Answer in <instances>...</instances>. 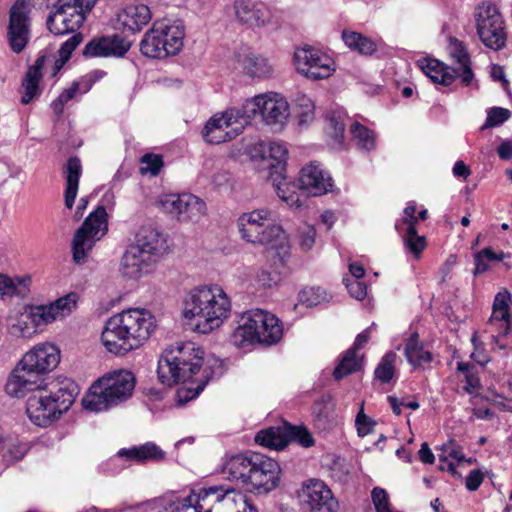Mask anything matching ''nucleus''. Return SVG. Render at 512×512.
<instances>
[{
  "label": "nucleus",
  "instance_id": "f257e3e1",
  "mask_svg": "<svg viewBox=\"0 0 512 512\" xmlns=\"http://www.w3.org/2000/svg\"><path fill=\"white\" fill-rule=\"evenodd\" d=\"M203 362V351L193 342L177 343L166 348L158 361L157 373L161 383L172 386L180 382L192 381L195 387L179 389L180 402L196 398L208 384L211 376L207 368L197 377Z\"/></svg>",
  "mask_w": 512,
  "mask_h": 512
},
{
  "label": "nucleus",
  "instance_id": "f03ea898",
  "mask_svg": "<svg viewBox=\"0 0 512 512\" xmlns=\"http://www.w3.org/2000/svg\"><path fill=\"white\" fill-rule=\"evenodd\" d=\"M134 512H258V510L234 488L213 486L202 489L196 499L188 496L169 503L156 501Z\"/></svg>",
  "mask_w": 512,
  "mask_h": 512
},
{
  "label": "nucleus",
  "instance_id": "7ed1b4c3",
  "mask_svg": "<svg viewBox=\"0 0 512 512\" xmlns=\"http://www.w3.org/2000/svg\"><path fill=\"white\" fill-rule=\"evenodd\" d=\"M155 327L150 311L131 308L107 320L101 340L109 352L124 355L143 345Z\"/></svg>",
  "mask_w": 512,
  "mask_h": 512
},
{
  "label": "nucleus",
  "instance_id": "20e7f679",
  "mask_svg": "<svg viewBox=\"0 0 512 512\" xmlns=\"http://www.w3.org/2000/svg\"><path fill=\"white\" fill-rule=\"evenodd\" d=\"M27 393H31L26 401L27 416L35 425L46 427L71 407L79 387L70 378L57 377Z\"/></svg>",
  "mask_w": 512,
  "mask_h": 512
},
{
  "label": "nucleus",
  "instance_id": "39448f33",
  "mask_svg": "<svg viewBox=\"0 0 512 512\" xmlns=\"http://www.w3.org/2000/svg\"><path fill=\"white\" fill-rule=\"evenodd\" d=\"M60 361V353L50 343L40 344L27 352L13 370L5 385V391L12 397H24L27 390L41 387L51 379L42 375L54 369Z\"/></svg>",
  "mask_w": 512,
  "mask_h": 512
},
{
  "label": "nucleus",
  "instance_id": "423d86ee",
  "mask_svg": "<svg viewBox=\"0 0 512 512\" xmlns=\"http://www.w3.org/2000/svg\"><path fill=\"white\" fill-rule=\"evenodd\" d=\"M230 312L231 301L218 285L194 288L184 300V317L196 319V328L201 333L218 328Z\"/></svg>",
  "mask_w": 512,
  "mask_h": 512
},
{
  "label": "nucleus",
  "instance_id": "0eeeda50",
  "mask_svg": "<svg viewBox=\"0 0 512 512\" xmlns=\"http://www.w3.org/2000/svg\"><path fill=\"white\" fill-rule=\"evenodd\" d=\"M239 233L245 241L275 250L281 261L289 254L288 237L267 208L242 213L237 219Z\"/></svg>",
  "mask_w": 512,
  "mask_h": 512
},
{
  "label": "nucleus",
  "instance_id": "6e6552de",
  "mask_svg": "<svg viewBox=\"0 0 512 512\" xmlns=\"http://www.w3.org/2000/svg\"><path fill=\"white\" fill-rule=\"evenodd\" d=\"M134 387L135 377L132 372L116 370L95 381L82 404L90 411H105L129 399Z\"/></svg>",
  "mask_w": 512,
  "mask_h": 512
},
{
  "label": "nucleus",
  "instance_id": "1a4fd4ad",
  "mask_svg": "<svg viewBox=\"0 0 512 512\" xmlns=\"http://www.w3.org/2000/svg\"><path fill=\"white\" fill-rule=\"evenodd\" d=\"M283 335L279 319L264 310L254 309L242 314L239 325L231 336L237 347H246L253 343H277Z\"/></svg>",
  "mask_w": 512,
  "mask_h": 512
},
{
  "label": "nucleus",
  "instance_id": "9d476101",
  "mask_svg": "<svg viewBox=\"0 0 512 512\" xmlns=\"http://www.w3.org/2000/svg\"><path fill=\"white\" fill-rule=\"evenodd\" d=\"M243 113L248 124L257 114H260L266 125L274 131H280L289 117V105L279 94L258 95L246 100L242 105Z\"/></svg>",
  "mask_w": 512,
  "mask_h": 512
},
{
  "label": "nucleus",
  "instance_id": "9b49d317",
  "mask_svg": "<svg viewBox=\"0 0 512 512\" xmlns=\"http://www.w3.org/2000/svg\"><path fill=\"white\" fill-rule=\"evenodd\" d=\"M477 34L488 48L499 51L505 47L507 33L503 16L495 4L483 2L475 9Z\"/></svg>",
  "mask_w": 512,
  "mask_h": 512
},
{
  "label": "nucleus",
  "instance_id": "f8f14e48",
  "mask_svg": "<svg viewBox=\"0 0 512 512\" xmlns=\"http://www.w3.org/2000/svg\"><path fill=\"white\" fill-rule=\"evenodd\" d=\"M240 108H229L222 113L213 115L202 129V137L210 144H221L236 138L248 124Z\"/></svg>",
  "mask_w": 512,
  "mask_h": 512
},
{
  "label": "nucleus",
  "instance_id": "ddd939ff",
  "mask_svg": "<svg viewBox=\"0 0 512 512\" xmlns=\"http://www.w3.org/2000/svg\"><path fill=\"white\" fill-rule=\"evenodd\" d=\"M107 230V212L103 206H99L90 213L73 237V259L77 264L85 261L95 243L106 234Z\"/></svg>",
  "mask_w": 512,
  "mask_h": 512
},
{
  "label": "nucleus",
  "instance_id": "4468645a",
  "mask_svg": "<svg viewBox=\"0 0 512 512\" xmlns=\"http://www.w3.org/2000/svg\"><path fill=\"white\" fill-rule=\"evenodd\" d=\"M299 501L307 512H338L339 502L329 486L319 479H309L303 483Z\"/></svg>",
  "mask_w": 512,
  "mask_h": 512
},
{
  "label": "nucleus",
  "instance_id": "2eb2a0df",
  "mask_svg": "<svg viewBox=\"0 0 512 512\" xmlns=\"http://www.w3.org/2000/svg\"><path fill=\"white\" fill-rule=\"evenodd\" d=\"M30 9L26 0H16L10 9L7 40L10 49L21 53L31 37Z\"/></svg>",
  "mask_w": 512,
  "mask_h": 512
},
{
  "label": "nucleus",
  "instance_id": "dca6fc26",
  "mask_svg": "<svg viewBox=\"0 0 512 512\" xmlns=\"http://www.w3.org/2000/svg\"><path fill=\"white\" fill-rule=\"evenodd\" d=\"M160 205L181 222L197 223L206 214V203L191 193L165 195Z\"/></svg>",
  "mask_w": 512,
  "mask_h": 512
},
{
  "label": "nucleus",
  "instance_id": "f3484780",
  "mask_svg": "<svg viewBox=\"0 0 512 512\" xmlns=\"http://www.w3.org/2000/svg\"><path fill=\"white\" fill-rule=\"evenodd\" d=\"M253 466L245 488L247 491L263 494L278 486L281 468L277 461L262 454H254Z\"/></svg>",
  "mask_w": 512,
  "mask_h": 512
},
{
  "label": "nucleus",
  "instance_id": "a211bd4d",
  "mask_svg": "<svg viewBox=\"0 0 512 512\" xmlns=\"http://www.w3.org/2000/svg\"><path fill=\"white\" fill-rule=\"evenodd\" d=\"M294 64L297 72L313 80L328 78L334 71L333 60L312 47L297 48Z\"/></svg>",
  "mask_w": 512,
  "mask_h": 512
},
{
  "label": "nucleus",
  "instance_id": "6ab92c4d",
  "mask_svg": "<svg viewBox=\"0 0 512 512\" xmlns=\"http://www.w3.org/2000/svg\"><path fill=\"white\" fill-rule=\"evenodd\" d=\"M86 16L77 6L69 2H63L47 18V27L55 35H63L77 30L84 22Z\"/></svg>",
  "mask_w": 512,
  "mask_h": 512
},
{
  "label": "nucleus",
  "instance_id": "aec40b11",
  "mask_svg": "<svg viewBox=\"0 0 512 512\" xmlns=\"http://www.w3.org/2000/svg\"><path fill=\"white\" fill-rule=\"evenodd\" d=\"M332 178L320 164L311 162L302 168L298 188L313 196L326 194L332 190Z\"/></svg>",
  "mask_w": 512,
  "mask_h": 512
},
{
  "label": "nucleus",
  "instance_id": "412c9836",
  "mask_svg": "<svg viewBox=\"0 0 512 512\" xmlns=\"http://www.w3.org/2000/svg\"><path fill=\"white\" fill-rule=\"evenodd\" d=\"M130 49V42L119 35L103 36L89 41L84 50L83 56L94 57H122Z\"/></svg>",
  "mask_w": 512,
  "mask_h": 512
},
{
  "label": "nucleus",
  "instance_id": "4be33fe9",
  "mask_svg": "<svg viewBox=\"0 0 512 512\" xmlns=\"http://www.w3.org/2000/svg\"><path fill=\"white\" fill-rule=\"evenodd\" d=\"M234 11L237 20L250 27H263L270 19L268 7L257 0H235Z\"/></svg>",
  "mask_w": 512,
  "mask_h": 512
},
{
  "label": "nucleus",
  "instance_id": "5701e85b",
  "mask_svg": "<svg viewBox=\"0 0 512 512\" xmlns=\"http://www.w3.org/2000/svg\"><path fill=\"white\" fill-rule=\"evenodd\" d=\"M151 263L152 257L130 245L121 258L120 272L125 278L138 280L150 272Z\"/></svg>",
  "mask_w": 512,
  "mask_h": 512
},
{
  "label": "nucleus",
  "instance_id": "b1692460",
  "mask_svg": "<svg viewBox=\"0 0 512 512\" xmlns=\"http://www.w3.org/2000/svg\"><path fill=\"white\" fill-rule=\"evenodd\" d=\"M155 29L162 30L163 34L160 35L162 43L169 56H174L180 52L183 47V40L185 36V27L182 21L176 20H162L153 23Z\"/></svg>",
  "mask_w": 512,
  "mask_h": 512
},
{
  "label": "nucleus",
  "instance_id": "393cba45",
  "mask_svg": "<svg viewBox=\"0 0 512 512\" xmlns=\"http://www.w3.org/2000/svg\"><path fill=\"white\" fill-rule=\"evenodd\" d=\"M242 72L250 78L264 79L273 74V67L269 60L252 51H244L236 56Z\"/></svg>",
  "mask_w": 512,
  "mask_h": 512
},
{
  "label": "nucleus",
  "instance_id": "a878e982",
  "mask_svg": "<svg viewBox=\"0 0 512 512\" xmlns=\"http://www.w3.org/2000/svg\"><path fill=\"white\" fill-rule=\"evenodd\" d=\"M152 18L150 8L142 3L126 5L118 13V21L124 29L136 33L142 30Z\"/></svg>",
  "mask_w": 512,
  "mask_h": 512
},
{
  "label": "nucleus",
  "instance_id": "bb28decb",
  "mask_svg": "<svg viewBox=\"0 0 512 512\" xmlns=\"http://www.w3.org/2000/svg\"><path fill=\"white\" fill-rule=\"evenodd\" d=\"M253 463L254 454H237L226 461L223 472L230 481H235L246 488L248 477L254 467Z\"/></svg>",
  "mask_w": 512,
  "mask_h": 512
},
{
  "label": "nucleus",
  "instance_id": "cd10ccee",
  "mask_svg": "<svg viewBox=\"0 0 512 512\" xmlns=\"http://www.w3.org/2000/svg\"><path fill=\"white\" fill-rule=\"evenodd\" d=\"M420 68L433 83L443 86L451 85L459 77V71L455 67L447 66L436 59L421 61Z\"/></svg>",
  "mask_w": 512,
  "mask_h": 512
},
{
  "label": "nucleus",
  "instance_id": "c85d7f7f",
  "mask_svg": "<svg viewBox=\"0 0 512 512\" xmlns=\"http://www.w3.org/2000/svg\"><path fill=\"white\" fill-rule=\"evenodd\" d=\"M449 54L458 64L456 70L459 71V77L464 86L471 85L474 79V73L471 69V59L462 41L451 38L449 43Z\"/></svg>",
  "mask_w": 512,
  "mask_h": 512
},
{
  "label": "nucleus",
  "instance_id": "c756f323",
  "mask_svg": "<svg viewBox=\"0 0 512 512\" xmlns=\"http://www.w3.org/2000/svg\"><path fill=\"white\" fill-rule=\"evenodd\" d=\"M163 245L162 234L152 226H142L135 236V243L132 244V246L139 248L144 255L150 257L160 251Z\"/></svg>",
  "mask_w": 512,
  "mask_h": 512
},
{
  "label": "nucleus",
  "instance_id": "7c9ffc66",
  "mask_svg": "<svg viewBox=\"0 0 512 512\" xmlns=\"http://www.w3.org/2000/svg\"><path fill=\"white\" fill-rule=\"evenodd\" d=\"M312 411L314 426L319 431H327L335 425L334 405L330 395H323L316 400L312 406Z\"/></svg>",
  "mask_w": 512,
  "mask_h": 512
},
{
  "label": "nucleus",
  "instance_id": "2f4dec72",
  "mask_svg": "<svg viewBox=\"0 0 512 512\" xmlns=\"http://www.w3.org/2000/svg\"><path fill=\"white\" fill-rule=\"evenodd\" d=\"M82 173V165L80 159L77 157H70L67 160V164L65 166L64 174L66 180V188H65V206L68 209L73 207L75 198L77 196L78 187H79V179Z\"/></svg>",
  "mask_w": 512,
  "mask_h": 512
},
{
  "label": "nucleus",
  "instance_id": "473e14b6",
  "mask_svg": "<svg viewBox=\"0 0 512 512\" xmlns=\"http://www.w3.org/2000/svg\"><path fill=\"white\" fill-rule=\"evenodd\" d=\"M162 34V30L155 29L154 25L145 33L140 42V51L144 56L156 59L169 56L161 41Z\"/></svg>",
  "mask_w": 512,
  "mask_h": 512
},
{
  "label": "nucleus",
  "instance_id": "72a5a7b5",
  "mask_svg": "<svg viewBox=\"0 0 512 512\" xmlns=\"http://www.w3.org/2000/svg\"><path fill=\"white\" fill-rule=\"evenodd\" d=\"M118 458L126 460H135L137 462H146L149 460H160L164 457V452L154 443L148 442L138 447L130 449H121L117 453Z\"/></svg>",
  "mask_w": 512,
  "mask_h": 512
},
{
  "label": "nucleus",
  "instance_id": "f704fd0d",
  "mask_svg": "<svg viewBox=\"0 0 512 512\" xmlns=\"http://www.w3.org/2000/svg\"><path fill=\"white\" fill-rule=\"evenodd\" d=\"M9 331L11 335L22 338H31L37 333L26 305L18 314L9 317Z\"/></svg>",
  "mask_w": 512,
  "mask_h": 512
},
{
  "label": "nucleus",
  "instance_id": "c9c22d12",
  "mask_svg": "<svg viewBox=\"0 0 512 512\" xmlns=\"http://www.w3.org/2000/svg\"><path fill=\"white\" fill-rule=\"evenodd\" d=\"M418 334L413 333L405 344L404 354L413 367H425L432 360V354L419 344Z\"/></svg>",
  "mask_w": 512,
  "mask_h": 512
},
{
  "label": "nucleus",
  "instance_id": "e433bc0d",
  "mask_svg": "<svg viewBox=\"0 0 512 512\" xmlns=\"http://www.w3.org/2000/svg\"><path fill=\"white\" fill-rule=\"evenodd\" d=\"M350 133L355 146L359 150L370 152L376 148L375 132L358 121L351 123Z\"/></svg>",
  "mask_w": 512,
  "mask_h": 512
},
{
  "label": "nucleus",
  "instance_id": "4c0bfd02",
  "mask_svg": "<svg viewBox=\"0 0 512 512\" xmlns=\"http://www.w3.org/2000/svg\"><path fill=\"white\" fill-rule=\"evenodd\" d=\"M362 366V357L358 356L354 349H348L335 367L333 377L335 380H341L352 373L360 371Z\"/></svg>",
  "mask_w": 512,
  "mask_h": 512
},
{
  "label": "nucleus",
  "instance_id": "58836bf2",
  "mask_svg": "<svg viewBox=\"0 0 512 512\" xmlns=\"http://www.w3.org/2000/svg\"><path fill=\"white\" fill-rule=\"evenodd\" d=\"M270 179L276 189L278 197L291 208L301 206L299 194L296 192L294 183L287 182L281 175L271 174Z\"/></svg>",
  "mask_w": 512,
  "mask_h": 512
},
{
  "label": "nucleus",
  "instance_id": "ea45409f",
  "mask_svg": "<svg viewBox=\"0 0 512 512\" xmlns=\"http://www.w3.org/2000/svg\"><path fill=\"white\" fill-rule=\"evenodd\" d=\"M255 441L265 447L281 450L287 446L284 424L281 427H270L257 433Z\"/></svg>",
  "mask_w": 512,
  "mask_h": 512
},
{
  "label": "nucleus",
  "instance_id": "a19ab883",
  "mask_svg": "<svg viewBox=\"0 0 512 512\" xmlns=\"http://www.w3.org/2000/svg\"><path fill=\"white\" fill-rule=\"evenodd\" d=\"M349 120L345 112L341 110L332 111L327 115L325 132L334 139L335 144L341 146L344 140L346 121Z\"/></svg>",
  "mask_w": 512,
  "mask_h": 512
},
{
  "label": "nucleus",
  "instance_id": "79ce46f5",
  "mask_svg": "<svg viewBox=\"0 0 512 512\" xmlns=\"http://www.w3.org/2000/svg\"><path fill=\"white\" fill-rule=\"evenodd\" d=\"M342 38L350 49L363 55H371L377 49L376 43L371 38L361 33L345 30L342 33Z\"/></svg>",
  "mask_w": 512,
  "mask_h": 512
},
{
  "label": "nucleus",
  "instance_id": "37998d69",
  "mask_svg": "<svg viewBox=\"0 0 512 512\" xmlns=\"http://www.w3.org/2000/svg\"><path fill=\"white\" fill-rule=\"evenodd\" d=\"M43 77V73L34 72V70L27 69L25 76L22 80V88L24 93L21 97L22 104H29L34 98L41 94L39 83Z\"/></svg>",
  "mask_w": 512,
  "mask_h": 512
},
{
  "label": "nucleus",
  "instance_id": "c03bdc74",
  "mask_svg": "<svg viewBox=\"0 0 512 512\" xmlns=\"http://www.w3.org/2000/svg\"><path fill=\"white\" fill-rule=\"evenodd\" d=\"M43 77V73L34 72V70L27 69L25 76L22 80V88L24 93L21 97L22 104H29L34 98L41 94L39 83Z\"/></svg>",
  "mask_w": 512,
  "mask_h": 512
},
{
  "label": "nucleus",
  "instance_id": "a18cd8bd",
  "mask_svg": "<svg viewBox=\"0 0 512 512\" xmlns=\"http://www.w3.org/2000/svg\"><path fill=\"white\" fill-rule=\"evenodd\" d=\"M397 355L394 352L385 354L374 371V376L381 383H389L395 375Z\"/></svg>",
  "mask_w": 512,
  "mask_h": 512
},
{
  "label": "nucleus",
  "instance_id": "49530a36",
  "mask_svg": "<svg viewBox=\"0 0 512 512\" xmlns=\"http://www.w3.org/2000/svg\"><path fill=\"white\" fill-rule=\"evenodd\" d=\"M299 302L307 307L317 306L329 300L325 289L319 286L306 287L299 292Z\"/></svg>",
  "mask_w": 512,
  "mask_h": 512
},
{
  "label": "nucleus",
  "instance_id": "de8ad7c7",
  "mask_svg": "<svg viewBox=\"0 0 512 512\" xmlns=\"http://www.w3.org/2000/svg\"><path fill=\"white\" fill-rule=\"evenodd\" d=\"M511 297L512 295L507 290L496 294L493 302L492 315L489 319L490 324H494L495 320H505L510 318L508 301Z\"/></svg>",
  "mask_w": 512,
  "mask_h": 512
},
{
  "label": "nucleus",
  "instance_id": "09e8293b",
  "mask_svg": "<svg viewBox=\"0 0 512 512\" xmlns=\"http://www.w3.org/2000/svg\"><path fill=\"white\" fill-rule=\"evenodd\" d=\"M400 234L402 235L405 245L408 247L409 251L418 257L426 247L425 237L417 234L416 226L414 225H408Z\"/></svg>",
  "mask_w": 512,
  "mask_h": 512
},
{
  "label": "nucleus",
  "instance_id": "8fccbe9b",
  "mask_svg": "<svg viewBox=\"0 0 512 512\" xmlns=\"http://www.w3.org/2000/svg\"><path fill=\"white\" fill-rule=\"evenodd\" d=\"M284 431L286 432L287 444L293 441L306 448L314 444L311 433L305 427L293 426L285 422Z\"/></svg>",
  "mask_w": 512,
  "mask_h": 512
},
{
  "label": "nucleus",
  "instance_id": "3c124183",
  "mask_svg": "<svg viewBox=\"0 0 512 512\" xmlns=\"http://www.w3.org/2000/svg\"><path fill=\"white\" fill-rule=\"evenodd\" d=\"M78 295L76 293H69L63 297L56 299L55 301L48 304L50 310L55 314L57 319L60 316L68 315L76 308Z\"/></svg>",
  "mask_w": 512,
  "mask_h": 512
},
{
  "label": "nucleus",
  "instance_id": "603ef678",
  "mask_svg": "<svg viewBox=\"0 0 512 512\" xmlns=\"http://www.w3.org/2000/svg\"><path fill=\"white\" fill-rule=\"evenodd\" d=\"M30 313L32 322L36 328L42 325H47L56 320L55 314L50 310L49 305H26Z\"/></svg>",
  "mask_w": 512,
  "mask_h": 512
},
{
  "label": "nucleus",
  "instance_id": "864d4df0",
  "mask_svg": "<svg viewBox=\"0 0 512 512\" xmlns=\"http://www.w3.org/2000/svg\"><path fill=\"white\" fill-rule=\"evenodd\" d=\"M268 147V157L275 161V163L271 164L273 168L283 169L286 160L288 157V149L287 147L280 142H269L267 144Z\"/></svg>",
  "mask_w": 512,
  "mask_h": 512
},
{
  "label": "nucleus",
  "instance_id": "5fc2aeb1",
  "mask_svg": "<svg viewBox=\"0 0 512 512\" xmlns=\"http://www.w3.org/2000/svg\"><path fill=\"white\" fill-rule=\"evenodd\" d=\"M163 159L157 154H146L141 158L140 173L157 176L163 167Z\"/></svg>",
  "mask_w": 512,
  "mask_h": 512
},
{
  "label": "nucleus",
  "instance_id": "6e6d98bb",
  "mask_svg": "<svg viewBox=\"0 0 512 512\" xmlns=\"http://www.w3.org/2000/svg\"><path fill=\"white\" fill-rule=\"evenodd\" d=\"M511 117L509 109L503 107H492L487 111V118L482 129L499 126Z\"/></svg>",
  "mask_w": 512,
  "mask_h": 512
},
{
  "label": "nucleus",
  "instance_id": "4d7b16f0",
  "mask_svg": "<svg viewBox=\"0 0 512 512\" xmlns=\"http://www.w3.org/2000/svg\"><path fill=\"white\" fill-rule=\"evenodd\" d=\"M3 458L7 464H12L15 461L21 460L28 451V446L21 442L8 441L4 448Z\"/></svg>",
  "mask_w": 512,
  "mask_h": 512
},
{
  "label": "nucleus",
  "instance_id": "13d9d810",
  "mask_svg": "<svg viewBox=\"0 0 512 512\" xmlns=\"http://www.w3.org/2000/svg\"><path fill=\"white\" fill-rule=\"evenodd\" d=\"M83 36L81 33L73 34L68 40H66L59 49L61 65L70 59L72 52L82 42Z\"/></svg>",
  "mask_w": 512,
  "mask_h": 512
},
{
  "label": "nucleus",
  "instance_id": "bf43d9fd",
  "mask_svg": "<svg viewBox=\"0 0 512 512\" xmlns=\"http://www.w3.org/2000/svg\"><path fill=\"white\" fill-rule=\"evenodd\" d=\"M404 216L395 223V229L398 233H402L404 228L408 225L416 226L418 223V218L416 217V205L414 203H409L404 211Z\"/></svg>",
  "mask_w": 512,
  "mask_h": 512
},
{
  "label": "nucleus",
  "instance_id": "052dcab7",
  "mask_svg": "<svg viewBox=\"0 0 512 512\" xmlns=\"http://www.w3.org/2000/svg\"><path fill=\"white\" fill-rule=\"evenodd\" d=\"M376 512H392L389 505V496L386 490L375 487L371 493Z\"/></svg>",
  "mask_w": 512,
  "mask_h": 512
},
{
  "label": "nucleus",
  "instance_id": "680f3d73",
  "mask_svg": "<svg viewBox=\"0 0 512 512\" xmlns=\"http://www.w3.org/2000/svg\"><path fill=\"white\" fill-rule=\"evenodd\" d=\"M343 282L348 289L349 294L357 300H363L367 295V286L360 279L343 278Z\"/></svg>",
  "mask_w": 512,
  "mask_h": 512
},
{
  "label": "nucleus",
  "instance_id": "e2e57ef3",
  "mask_svg": "<svg viewBox=\"0 0 512 512\" xmlns=\"http://www.w3.org/2000/svg\"><path fill=\"white\" fill-rule=\"evenodd\" d=\"M442 451L443 454L439 455V460L441 462H446L448 458L455 459L458 462L466 461L460 446L457 445L453 440H450L449 443L444 444Z\"/></svg>",
  "mask_w": 512,
  "mask_h": 512
},
{
  "label": "nucleus",
  "instance_id": "0e129e2a",
  "mask_svg": "<svg viewBox=\"0 0 512 512\" xmlns=\"http://www.w3.org/2000/svg\"><path fill=\"white\" fill-rule=\"evenodd\" d=\"M316 230L312 226H305L299 232V245L303 251H309L315 244Z\"/></svg>",
  "mask_w": 512,
  "mask_h": 512
},
{
  "label": "nucleus",
  "instance_id": "69168bd1",
  "mask_svg": "<svg viewBox=\"0 0 512 512\" xmlns=\"http://www.w3.org/2000/svg\"><path fill=\"white\" fill-rule=\"evenodd\" d=\"M0 295L4 297H13L18 295V289L14 281L8 276L0 273Z\"/></svg>",
  "mask_w": 512,
  "mask_h": 512
},
{
  "label": "nucleus",
  "instance_id": "338daca9",
  "mask_svg": "<svg viewBox=\"0 0 512 512\" xmlns=\"http://www.w3.org/2000/svg\"><path fill=\"white\" fill-rule=\"evenodd\" d=\"M257 281L261 286L270 288L278 283L279 276L276 273L268 271L267 269H261L257 274Z\"/></svg>",
  "mask_w": 512,
  "mask_h": 512
},
{
  "label": "nucleus",
  "instance_id": "774afa93",
  "mask_svg": "<svg viewBox=\"0 0 512 512\" xmlns=\"http://www.w3.org/2000/svg\"><path fill=\"white\" fill-rule=\"evenodd\" d=\"M484 475L481 470L475 469L470 471L466 477L465 485L469 491H476L483 482Z\"/></svg>",
  "mask_w": 512,
  "mask_h": 512
}]
</instances>
